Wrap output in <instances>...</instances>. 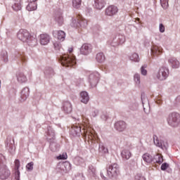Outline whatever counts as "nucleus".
I'll return each instance as SVG.
<instances>
[{
	"mask_svg": "<svg viewBox=\"0 0 180 180\" xmlns=\"http://www.w3.org/2000/svg\"><path fill=\"white\" fill-rule=\"evenodd\" d=\"M17 36L19 40L23 43H26V44H28V46H31V47L37 46V39L32 36L30 32L26 30H20Z\"/></svg>",
	"mask_w": 180,
	"mask_h": 180,
	"instance_id": "f257e3e1",
	"label": "nucleus"
},
{
	"mask_svg": "<svg viewBox=\"0 0 180 180\" xmlns=\"http://www.w3.org/2000/svg\"><path fill=\"white\" fill-rule=\"evenodd\" d=\"M72 48L68 49V54H64L60 56L59 58V61L63 65V67H72L77 64V61L75 60V56L72 54L73 51Z\"/></svg>",
	"mask_w": 180,
	"mask_h": 180,
	"instance_id": "f03ea898",
	"label": "nucleus"
},
{
	"mask_svg": "<svg viewBox=\"0 0 180 180\" xmlns=\"http://www.w3.org/2000/svg\"><path fill=\"white\" fill-rule=\"evenodd\" d=\"M167 120L171 127H179L180 126V115L178 112L169 114Z\"/></svg>",
	"mask_w": 180,
	"mask_h": 180,
	"instance_id": "7ed1b4c3",
	"label": "nucleus"
},
{
	"mask_svg": "<svg viewBox=\"0 0 180 180\" xmlns=\"http://www.w3.org/2000/svg\"><path fill=\"white\" fill-rule=\"evenodd\" d=\"M88 26V21L82 18V15H78L77 18H74L72 20V27H82L85 29Z\"/></svg>",
	"mask_w": 180,
	"mask_h": 180,
	"instance_id": "20e7f679",
	"label": "nucleus"
},
{
	"mask_svg": "<svg viewBox=\"0 0 180 180\" xmlns=\"http://www.w3.org/2000/svg\"><path fill=\"white\" fill-rule=\"evenodd\" d=\"M169 76V70L165 66H161L156 74V78L159 81H165Z\"/></svg>",
	"mask_w": 180,
	"mask_h": 180,
	"instance_id": "39448f33",
	"label": "nucleus"
},
{
	"mask_svg": "<svg viewBox=\"0 0 180 180\" xmlns=\"http://www.w3.org/2000/svg\"><path fill=\"white\" fill-rule=\"evenodd\" d=\"M126 42V37L124 34H119L115 36L112 41H109V44L112 47H117L120 44H124Z\"/></svg>",
	"mask_w": 180,
	"mask_h": 180,
	"instance_id": "423d86ee",
	"label": "nucleus"
},
{
	"mask_svg": "<svg viewBox=\"0 0 180 180\" xmlns=\"http://www.w3.org/2000/svg\"><path fill=\"white\" fill-rule=\"evenodd\" d=\"M119 165L114 163L108 166L107 169V174L110 178L112 176H117L119 175Z\"/></svg>",
	"mask_w": 180,
	"mask_h": 180,
	"instance_id": "0eeeda50",
	"label": "nucleus"
},
{
	"mask_svg": "<svg viewBox=\"0 0 180 180\" xmlns=\"http://www.w3.org/2000/svg\"><path fill=\"white\" fill-rule=\"evenodd\" d=\"M99 79H101V75L98 72H94L89 76V82L92 88H95L98 85Z\"/></svg>",
	"mask_w": 180,
	"mask_h": 180,
	"instance_id": "6e6552de",
	"label": "nucleus"
},
{
	"mask_svg": "<svg viewBox=\"0 0 180 180\" xmlns=\"http://www.w3.org/2000/svg\"><path fill=\"white\" fill-rule=\"evenodd\" d=\"M153 142L156 147L162 150H167V148H168V142L167 140L160 139L156 135H153Z\"/></svg>",
	"mask_w": 180,
	"mask_h": 180,
	"instance_id": "1a4fd4ad",
	"label": "nucleus"
},
{
	"mask_svg": "<svg viewBox=\"0 0 180 180\" xmlns=\"http://www.w3.org/2000/svg\"><path fill=\"white\" fill-rule=\"evenodd\" d=\"M11 175V171H9V169L6 167V165L0 167V179H8L9 178V176Z\"/></svg>",
	"mask_w": 180,
	"mask_h": 180,
	"instance_id": "9d476101",
	"label": "nucleus"
},
{
	"mask_svg": "<svg viewBox=\"0 0 180 180\" xmlns=\"http://www.w3.org/2000/svg\"><path fill=\"white\" fill-rule=\"evenodd\" d=\"M117 12H119V8L114 5L109 6L105 8V15L107 16H115V15L117 14Z\"/></svg>",
	"mask_w": 180,
	"mask_h": 180,
	"instance_id": "9b49d317",
	"label": "nucleus"
},
{
	"mask_svg": "<svg viewBox=\"0 0 180 180\" xmlns=\"http://www.w3.org/2000/svg\"><path fill=\"white\" fill-rule=\"evenodd\" d=\"M92 53V45L89 44H84L80 48V53L83 56H88Z\"/></svg>",
	"mask_w": 180,
	"mask_h": 180,
	"instance_id": "f8f14e48",
	"label": "nucleus"
},
{
	"mask_svg": "<svg viewBox=\"0 0 180 180\" xmlns=\"http://www.w3.org/2000/svg\"><path fill=\"white\" fill-rule=\"evenodd\" d=\"M114 127L117 131H124L126 130V127H127V124L124 121H118L115 122Z\"/></svg>",
	"mask_w": 180,
	"mask_h": 180,
	"instance_id": "ddd939ff",
	"label": "nucleus"
},
{
	"mask_svg": "<svg viewBox=\"0 0 180 180\" xmlns=\"http://www.w3.org/2000/svg\"><path fill=\"white\" fill-rule=\"evenodd\" d=\"M46 137L49 141L55 140L56 133L54 132V129H53V127H48L47 131L46 132Z\"/></svg>",
	"mask_w": 180,
	"mask_h": 180,
	"instance_id": "4468645a",
	"label": "nucleus"
},
{
	"mask_svg": "<svg viewBox=\"0 0 180 180\" xmlns=\"http://www.w3.org/2000/svg\"><path fill=\"white\" fill-rule=\"evenodd\" d=\"M29 88L25 87L22 89L20 96V101L25 102L29 98Z\"/></svg>",
	"mask_w": 180,
	"mask_h": 180,
	"instance_id": "2eb2a0df",
	"label": "nucleus"
},
{
	"mask_svg": "<svg viewBox=\"0 0 180 180\" xmlns=\"http://www.w3.org/2000/svg\"><path fill=\"white\" fill-rule=\"evenodd\" d=\"M63 110L64 113H66L67 115L72 112V105H71V103H70V101H65L63 103Z\"/></svg>",
	"mask_w": 180,
	"mask_h": 180,
	"instance_id": "dca6fc26",
	"label": "nucleus"
},
{
	"mask_svg": "<svg viewBox=\"0 0 180 180\" xmlns=\"http://www.w3.org/2000/svg\"><path fill=\"white\" fill-rule=\"evenodd\" d=\"M70 134L73 136V137H77V136H79V134H81V127H79V125H73L70 131Z\"/></svg>",
	"mask_w": 180,
	"mask_h": 180,
	"instance_id": "f3484780",
	"label": "nucleus"
},
{
	"mask_svg": "<svg viewBox=\"0 0 180 180\" xmlns=\"http://www.w3.org/2000/svg\"><path fill=\"white\" fill-rule=\"evenodd\" d=\"M58 167H60V169L64 172L65 174H67L70 169H71V164L68 162H65L63 163H60L58 165Z\"/></svg>",
	"mask_w": 180,
	"mask_h": 180,
	"instance_id": "a211bd4d",
	"label": "nucleus"
},
{
	"mask_svg": "<svg viewBox=\"0 0 180 180\" xmlns=\"http://www.w3.org/2000/svg\"><path fill=\"white\" fill-rule=\"evenodd\" d=\"M105 5H106L105 0H94V6L96 9L101 11V9L105 8Z\"/></svg>",
	"mask_w": 180,
	"mask_h": 180,
	"instance_id": "6ab92c4d",
	"label": "nucleus"
},
{
	"mask_svg": "<svg viewBox=\"0 0 180 180\" xmlns=\"http://www.w3.org/2000/svg\"><path fill=\"white\" fill-rule=\"evenodd\" d=\"M50 43V36L47 34H41L40 35V44L42 46H46V44H49Z\"/></svg>",
	"mask_w": 180,
	"mask_h": 180,
	"instance_id": "aec40b11",
	"label": "nucleus"
},
{
	"mask_svg": "<svg viewBox=\"0 0 180 180\" xmlns=\"http://www.w3.org/2000/svg\"><path fill=\"white\" fill-rule=\"evenodd\" d=\"M16 77H17V81L20 82V84H23L27 82V77L22 72H17Z\"/></svg>",
	"mask_w": 180,
	"mask_h": 180,
	"instance_id": "412c9836",
	"label": "nucleus"
},
{
	"mask_svg": "<svg viewBox=\"0 0 180 180\" xmlns=\"http://www.w3.org/2000/svg\"><path fill=\"white\" fill-rule=\"evenodd\" d=\"M80 101L82 103H84V105H86V103L89 102V95L88 94V92L82 91L80 93Z\"/></svg>",
	"mask_w": 180,
	"mask_h": 180,
	"instance_id": "4be33fe9",
	"label": "nucleus"
},
{
	"mask_svg": "<svg viewBox=\"0 0 180 180\" xmlns=\"http://www.w3.org/2000/svg\"><path fill=\"white\" fill-rule=\"evenodd\" d=\"M98 154L102 156L106 155V154H109V150L108 148L105 147L103 143H99L98 145Z\"/></svg>",
	"mask_w": 180,
	"mask_h": 180,
	"instance_id": "5701e85b",
	"label": "nucleus"
},
{
	"mask_svg": "<svg viewBox=\"0 0 180 180\" xmlns=\"http://www.w3.org/2000/svg\"><path fill=\"white\" fill-rule=\"evenodd\" d=\"M6 147L10 154H15V150H16V148L15 147V141H9L7 143Z\"/></svg>",
	"mask_w": 180,
	"mask_h": 180,
	"instance_id": "b1692460",
	"label": "nucleus"
},
{
	"mask_svg": "<svg viewBox=\"0 0 180 180\" xmlns=\"http://www.w3.org/2000/svg\"><path fill=\"white\" fill-rule=\"evenodd\" d=\"M151 54L153 56H160L162 53V48L158 46H153L151 49Z\"/></svg>",
	"mask_w": 180,
	"mask_h": 180,
	"instance_id": "393cba45",
	"label": "nucleus"
},
{
	"mask_svg": "<svg viewBox=\"0 0 180 180\" xmlns=\"http://www.w3.org/2000/svg\"><path fill=\"white\" fill-rule=\"evenodd\" d=\"M142 158L145 162H147V164H151V162H153L154 161V156L148 153L143 154Z\"/></svg>",
	"mask_w": 180,
	"mask_h": 180,
	"instance_id": "a878e982",
	"label": "nucleus"
},
{
	"mask_svg": "<svg viewBox=\"0 0 180 180\" xmlns=\"http://www.w3.org/2000/svg\"><path fill=\"white\" fill-rule=\"evenodd\" d=\"M50 145L49 148L51 151H53V153H56L60 150V145L57 143L54 140L53 141H49Z\"/></svg>",
	"mask_w": 180,
	"mask_h": 180,
	"instance_id": "bb28decb",
	"label": "nucleus"
},
{
	"mask_svg": "<svg viewBox=\"0 0 180 180\" xmlns=\"http://www.w3.org/2000/svg\"><path fill=\"white\" fill-rule=\"evenodd\" d=\"M168 63L173 68H179L180 63L176 58H169Z\"/></svg>",
	"mask_w": 180,
	"mask_h": 180,
	"instance_id": "cd10ccee",
	"label": "nucleus"
},
{
	"mask_svg": "<svg viewBox=\"0 0 180 180\" xmlns=\"http://www.w3.org/2000/svg\"><path fill=\"white\" fill-rule=\"evenodd\" d=\"M121 156L124 160H130L131 158V152L129 149H124L121 153Z\"/></svg>",
	"mask_w": 180,
	"mask_h": 180,
	"instance_id": "c85d7f7f",
	"label": "nucleus"
},
{
	"mask_svg": "<svg viewBox=\"0 0 180 180\" xmlns=\"http://www.w3.org/2000/svg\"><path fill=\"white\" fill-rule=\"evenodd\" d=\"M53 34H57L58 40H60V41L65 40V32L63 30L56 31L53 32Z\"/></svg>",
	"mask_w": 180,
	"mask_h": 180,
	"instance_id": "c756f323",
	"label": "nucleus"
},
{
	"mask_svg": "<svg viewBox=\"0 0 180 180\" xmlns=\"http://www.w3.org/2000/svg\"><path fill=\"white\" fill-rule=\"evenodd\" d=\"M84 130V134L86 137H88L89 140H93L94 137H95V133L94 132V130L88 129V130Z\"/></svg>",
	"mask_w": 180,
	"mask_h": 180,
	"instance_id": "7c9ffc66",
	"label": "nucleus"
},
{
	"mask_svg": "<svg viewBox=\"0 0 180 180\" xmlns=\"http://www.w3.org/2000/svg\"><path fill=\"white\" fill-rule=\"evenodd\" d=\"M55 20L59 26H61L63 23H64V19L63 18V15H61V13H58L56 15Z\"/></svg>",
	"mask_w": 180,
	"mask_h": 180,
	"instance_id": "2f4dec72",
	"label": "nucleus"
},
{
	"mask_svg": "<svg viewBox=\"0 0 180 180\" xmlns=\"http://www.w3.org/2000/svg\"><path fill=\"white\" fill-rule=\"evenodd\" d=\"M153 162L157 164H162L164 162V159L162 158V155L158 154L155 157H153Z\"/></svg>",
	"mask_w": 180,
	"mask_h": 180,
	"instance_id": "473e14b6",
	"label": "nucleus"
},
{
	"mask_svg": "<svg viewBox=\"0 0 180 180\" xmlns=\"http://www.w3.org/2000/svg\"><path fill=\"white\" fill-rule=\"evenodd\" d=\"M129 60H131V61H134V63H139L140 57L139 56L138 53H134L129 56Z\"/></svg>",
	"mask_w": 180,
	"mask_h": 180,
	"instance_id": "72a5a7b5",
	"label": "nucleus"
},
{
	"mask_svg": "<svg viewBox=\"0 0 180 180\" xmlns=\"http://www.w3.org/2000/svg\"><path fill=\"white\" fill-rule=\"evenodd\" d=\"M15 57L17 60H19L21 63L26 62V56H25V53L23 52H19Z\"/></svg>",
	"mask_w": 180,
	"mask_h": 180,
	"instance_id": "f704fd0d",
	"label": "nucleus"
},
{
	"mask_svg": "<svg viewBox=\"0 0 180 180\" xmlns=\"http://www.w3.org/2000/svg\"><path fill=\"white\" fill-rule=\"evenodd\" d=\"M37 9V4L35 2H31L27 6V11H32Z\"/></svg>",
	"mask_w": 180,
	"mask_h": 180,
	"instance_id": "c9c22d12",
	"label": "nucleus"
},
{
	"mask_svg": "<svg viewBox=\"0 0 180 180\" xmlns=\"http://www.w3.org/2000/svg\"><path fill=\"white\" fill-rule=\"evenodd\" d=\"M12 8L13 9V11H15V12H18V11H20V9H22V5L20 4V1H15L14 4H13L12 6Z\"/></svg>",
	"mask_w": 180,
	"mask_h": 180,
	"instance_id": "e433bc0d",
	"label": "nucleus"
},
{
	"mask_svg": "<svg viewBox=\"0 0 180 180\" xmlns=\"http://www.w3.org/2000/svg\"><path fill=\"white\" fill-rule=\"evenodd\" d=\"M96 60L98 61V63H103V61H105V55L103 53H97Z\"/></svg>",
	"mask_w": 180,
	"mask_h": 180,
	"instance_id": "4c0bfd02",
	"label": "nucleus"
},
{
	"mask_svg": "<svg viewBox=\"0 0 180 180\" xmlns=\"http://www.w3.org/2000/svg\"><path fill=\"white\" fill-rule=\"evenodd\" d=\"M82 3V0H72V6L75 9H79V8H81Z\"/></svg>",
	"mask_w": 180,
	"mask_h": 180,
	"instance_id": "58836bf2",
	"label": "nucleus"
},
{
	"mask_svg": "<svg viewBox=\"0 0 180 180\" xmlns=\"http://www.w3.org/2000/svg\"><path fill=\"white\" fill-rule=\"evenodd\" d=\"M134 81L136 84V85H140V82H141V81H140V74L136 73L134 75Z\"/></svg>",
	"mask_w": 180,
	"mask_h": 180,
	"instance_id": "ea45409f",
	"label": "nucleus"
},
{
	"mask_svg": "<svg viewBox=\"0 0 180 180\" xmlns=\"http://www.w3.org/2000/svg\"><path fill=\"white\" fill-rule=\"evenodd\" d=\"M98 115H99V110H98L96 108H93L91 111L90 115L92 117H96V116H98Z\"/></svg>",
	"mask_w": 180,
	"mask_h": 180,
	"instance_id": "a19ab883",
	"label": "nucleus"
},
{
	"mask_svg": "<svg viewBox=\"0 0 180 180\" xmlns=\"http://www.w3.org/2000/svg\"><path fill=\"white\" fill-rule=\"evenodd\" d=\"M160 4L163 9H168V6H169L168 0H160Z\"/></svg>",
	"mask_w": 180,
	"mask_h": 180,
	"instance_id": "79ce46f5",
	"label": "nucleus"
},
{
	"mask_svg": "<svg viewBox=\"0 0 180 180\" xmlns=\"http://www.w3.org/2000/svg\"><path fill=\"white\" fill-rule=\"evenodd\" d=\"M146 68H147V65H143L141 66V75H143V76L147 75V70H146Z\"/></svg>",
	"mask_w": 180,
	"mask_h": 180,
	"instance_id": "37998d69",
	"label": "nucleus"
},
{
	"mask_svg": "<svg viewBox=\"0 0 180 180\" xmlns=\"http://www.w3.org/2000/svg\"><path fill=\"white\" fill-rule=\"evenodd\" d=\"M45 74H46V75H49L50 77H51L54 75V70L51 68H49L46 70Z\"/></svg>",
	"mask_w": 180,
	"mask_h": 180,
	"instance_id": "c03bdc74",
	"label": "nucleus"
},
{
	"mask_svg": "<svg viewBox=\"0 0 180 180\" xmlns=\"http://www.w3.org/2000/svg\"><path fill=\"white\" fill-rule=\"evenodd\" d=\"M5 156L0 153V167L5 166Z\"/></svg>",
	"mask_w": 180,
	"mask_h": 180,
	"instance_id": "a18cd8bd",
	"label": "nucleus"
},
{
	"mask_svg": "<svg viewBox=\"0 0 180 180\" xmlns=\"http://www.w3.org/2000/svg\"><path fill=\"white\" fill-rule=\"evenodd\" d=\"M33 165H34V163L33 162L27 163V165H26L27 171H33Z\"/></svg>",
	"mask_w": 180,
	"mask_h": 180,
	"instance_id": "49530a36",
	"label": "nucleus"
},
{
	"mask_svg": "<svg viewBox=\"0 0 180 180\" xmlns=\"http://www.w3.org/2000/svg\"><path fill=\"white\" fill-rule=\"evenodd\" d=\"M89 172L91 175H95V174H96V169H95V167H94V166H89Z\"/></svg>",
	"mask_w": 180,
	"mask_h": 180,
	"instance_id": "de8ad7c7",
	"label": "nucleus"
},
{
	"mask_svg": "<svg viewBox=\"0 0 180 180\" xmlns=\"http://www.w3.org/2000/svg\"><path fill=\"white\" fill-rule=\"evenodd\" d=\"M54 49L56 50V51H61V44L60 43L56 42L53 44Z\"/></svg>",
	"mask_w": 180,
	"mask_h": 180,
	"instance_id": "09e8293b",
	"label": "nucleus"
},
{
	"mask_svg": "<svg viewBox=\"0 0 180 180\" xmlns=\"http://www.w3.org/2000/svg\"><path fill=\"white\" fill-rule=\"evenodd\" d=\"M135 179L136 180H146V177L143 176L141 174H138L135 176Z\"/></svg>",
	"mask_w": 180,
	"mask_h": 180,
	"instance_id": "8fccbe9b",
	"label": "nucleus"
},
{
	"mask_svg": "<svg viewBox=\"0 0 180 180\" xmlns=\"http://www.w3.org/2000/svg\"><path fill=\"white\" fill-rule=\"evenodd\" d=\"M1 56L3 57V61H4V63H8V53L4 52Z\"/></svg>",
	"mask_w": 180,
	"mask_h": 180,
	"instance_id": "3c124183",
	"label": "nucleus"
},
{
	"mask_svg": "<svg viewBox=\"0 0 180 180\" xmlns=\"http://www.w3.org/2000/svg\"><path fill=\"white\" fill-rule=\"evenodd\" d=\"M168 167H169V165H168V163H167V162H165V163L162 164L160 168H161L162 171H165L168 168Z\"/></svg>",
	"mask_w": 180,
	"mask_h": 180,
	"instance_id": "603ef678",
	"label": "nucleus"
},
{
	"mask_svg": "<svg viewBox=\"0 0 180 180\" xmlns=\"http://www.w3.org/2000/svg\"><path fill=\"white\" fill-rule=\"evenodd\" d=\"M20 167V162L19 160H15V169H19Z\"/></svg>",
	"mask_w": 180,
	"mask_h": 180,
	"instance_id": "864d4df0",
	"label": "nucleus"
},
{
	"mask_svg": "<svg viewBox=\"0 0 180 180\" xmlns=\"http://www.w3.org/2000/svg\"><path fill=\"white\" fill-rule=\"evenodd\" d=\"M141 101H142V104L145 105V103H148V99L147 97L141 95Z\"/></svg>",
	"mask_w": 180,
	"mask_h": 180,
	"instance_id": "5fc2aeb1",
	"label": "nucleus"
},
{
	"mask_svg": "<svg viewBox=\"0 0 180 180\" xmlns=\"http://www.w3.org/2000/svg\"><path fill=\"white\" fill-rule=\"evenodd\" d=\"M159 31L160 33H164V32H165V26H164L163 24L159 25Z\"/></svg>",
	"mask_w": 180,
	"mask_h": 180,
	"instance_id": "6e6d98bb",
	"label": "nucleus"
},
{
	"mask_svg": "<svg viewBox=\"0 0 180 180\" xmlns=\"http://www.w3.org/2000/svg\"><path fill=\"white\" fill-rule=\"evenodd\" d=\"M75 82L77 85H82V84H84V79L78 78L76 79Z\"/></svg>",
	"mask_w": 180,
	"mask_h": 180,
	"instance_id": "4d7b16f0",
	"label": "nucleus"
},
{
	"mask_svg": "<svg viewBox=\"0 0 180 180\" xmlns=\"http://www.w3.org/2000/svg\"><path fill=\"white\" fill-rule=\"evenodd\" d=\"M84 176L82 174H79V176H75L73 180H84Z\"/></svg>",
	"mask_w": 180,
	"mask_h": 180,
	"instance_id": "13d9d810",
	"label": "nucleus"
},
{
	"mask_svg": "<svg viewBox=\"0 0 180 180\" xmlns=\"http://www.w3.org/2000/svg\"><path fill=\"white\" fill-rule=\"evenodd\" d=\"M101 118L102 120L106 121L108 120V115H106V114H103L101 115Z\"/></svg>",
	"mask_w": 180,
	"mask_h": 180,
	"instance_id": "bf43d9fd",
	"label": "nucleus"
},
{
	"mask_svg": "<svg viewBox=\"0 0 180 180\" xmlns=\"http://www.w3.org/2000/svg\"><path fill=\"white\" fill-rule=\"evenodd\" d=\"M59 160H67V155H59Z\"/></svg>",
	"mask_w": 180,
	"mask_h": 180,
	"instance_id": "052dcab7",
	"label": "nucleus"
},
{
	"mask_svg": "<svg viewBox=\"0 0 180 180\" xmlns=\"http://www.w3.org/2000/svg\"><path fill=\"white\" fill-rule=\"evenodd\" d=\"M16 174L18 175V176L20 175V172L19 171V169H15Z\"/></svg>",
	"mask_w": 180,
	"mask_h": 180,
	"instance_id": "680f3d73",
	"label": "nucleus"
},
{
	"mask_svg": "<svg viewBox=\"0 0 180 180\" xmlns=\"http://www.w3.org/2000/svg\"><path fill=\"white\" fill-rule=\"evenodd\" d=\"M101 178H105V176H103V173H101Z\"/></svg>",
	"mask_w": 180,
	"mask_h": 180,
	"instance_id": "e2e57ef3",
	"label": "nucleus"
},
{
	"mask_svg": "<svg viewBox=\"0 0 180 180\" xmlns=\"http://www.w3.org/2000/svg\"><path fill=\"white\" fill-rule=\"evenodd\" d=\"M30 2H36V1H37V0H30Z\"/></svg>",
	"mask_w": 180,
	"mask_h": 180,
	"instance_id": "0e129e2a",
	"label": "nucleus"
},
{
	"mask_svg": "<svg viewBox=\"0 0 180 180\" xmlns=\"http://www.w3.org/2000/svg\"><path fill=\"white\" fill-rule=\"evenodd\" d=\"M156 103L160 104V103H161V101H158L156 102Z\"/></svg>",
	"mask_w": 180,
	"mask_h": 180,
	"instance_id": "69168bd1",
	"label": "nucleus"
},
{
	"mask_svg": "<svg viewBox=\"0 0 180 180\" xmlns=\"http://www.w3.org/2000/svg\"><path fill=\"white\" fill-rule=\"evenodd\" d=\"M137 20H140V18H137Z\"/></svg>",
	"mask_w": 180,
	"mask_h": 180,
	"instance_id": "338daca9",
	"label": "nucleus"
},
{
	"mask_svg": "<svg viewBox=\"0 0 180 180\" xmlns=\"http://www.w3.org/2000/svg\"><path fill=\"white\" fill-rule=\"evenodd\" d=\"M0 88H1V80H0Z\"/></svg>",
	"mask_w": 180,
	"mask_h": 180,
	"instance_id": "774afa93",
	"label": "nucleus"
}]
</instances>
